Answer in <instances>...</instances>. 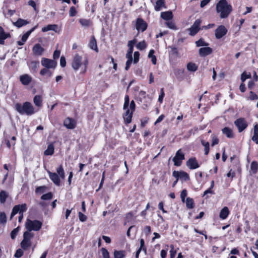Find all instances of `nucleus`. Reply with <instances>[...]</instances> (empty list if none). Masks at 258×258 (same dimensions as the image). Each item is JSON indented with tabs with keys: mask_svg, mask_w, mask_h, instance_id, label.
Listing matches in <instances>:
<instances>
[{
	"mask_svg": "<svg viewBox=\"0 0 258 258\" xmlns=\"http://www.w3.org/2000/svg\"><path fill=\"white\" fill-rule=\"evenodd\" d=\"M88 63V59L86 56H83L78 54H76L72 59V67L75 71L81 69V73L84 74L87 71Z\"/></svg>",
	"mask_w": 258,
	"mask_h": 258,
	"instance_id": "nucleus-1",
	"label": "nucleus"
},
{
	"mask_svg": "<svg viewBox=\"0 0 258 258\" xmlns=\"http://www.w3.org/2000/svg\"><path fill=\"white\" fill-rule=\"evenodd\" d=\"M232 11V7L226 0H220L216 5V11L221 19L226 18Z\"/></svg>",
	"mask_w": 258,
	"mask_h": 258,
	"instance_id": "nucleus-2",
	"label": "nucleus"
},
{
	"mask_svg": "<svg viewBox=\"0 0 258 258\" xmlns=\"http://www.w3.org/2000/svg\"><path fill=\"white\" fill-rule=\"evenodd\" d=\"M56 172H51L47 171L49 177L53 183L57 185H60V178L63 179L65 178V173L62 165H60L56 169Z\"/></svg>",
	"mask_w": 258,
	"mask_h": 258,
	"instance_id": "nucleus-3",
	"label": "nucleus"
},
{
	"mask_svg": "<svg viewBox=\"0 0 258 258\" xmlns=\"http://www.w3.org/2000/svg\"><path fill=\"white\" fill-rule=\"evenodd\" d=\"M16 110L21 114L31 115L35 113L34 108L32 104L29 102H25L23 105L17 103L15 105Z\"/></svg>",
	"mask_w": 258,
	"mask_h": 258,
	"instance_id": "nucleus-4",
	"label": "nucleus"
},
{
	"mask_svg": "<svg viewBox=\"0 0 258 258\" xmlns=\"http://www.w3.org/2000/svg\"><path fill=\"white\" fill-rule=\"evenodd\" d=\"M42 225V223L38 220H27L25 223V226L27 230L31 232L32 231H39Z\"/></svg>",
	"mask_w": 258,
	"mask_h": 258,
	"instance_id": "nucleus-5",
	"label": "nucleus"
},
{
	"mask_svg": "<svg viewBox=\"0 0 258 258\" xmlns=\"http://www.w3.org/2000/svg\"><path fill=\"white\" fill-rule=\"evenodd\" d=\"M34 234L29 231H25L23 234V239L21 242L22 248L25 250L27 249L31 245V240L34 237Z\"/></svg>",
	"mask_w": 258,
	"mask_h": 258,
	"instance_id": "nucleus-6",
	"label": "nucleus"
},
{
	"mask_svg": "<svg viewBox=\"0 0 258 258\" xmlns=\"http://www.w3.org/2000/svg\"><path fill=\"white\" fill-rule=\"evenodd\" d=\"M184 159V154L182 152L181 149L178 150L172 160L174 164L176 166H180L181 165L182 161Z\"/></svg>",
	"mask_w": 258,
	"mask_h": 258,
	"instance_id": "nucleus-7",
	"label": "nucleus"
},
{
	"mask_svg": "<svg viewBox=\"0 0 258 258\" xmlns=\"http://www.w3.org/2000/svg\"><path fill=\"white\" fill-rule=\"evenodd\" d=\"M41 63L44 68L50 69H55L57 65V62L55 60L44 57L42 58Z\"/></svg>",
	"mask_w": 258,
	"mask_h": 258,
	"instance_id": "nucleus-8",
	"label": "nucleus"
},
{
	"mask_svg": "<svg viewBox=\"0 0 258 258\" xmlns=\"http://www.w3.org/2000/svg\"><path fill=\"white\" fill-rule=\"evenodd\" d=\"M234 124L237 127L239 133L243 131L247 126L248 124L244 118H239L234 121Z\"/></svg>",
	"mask_w": 258,
	"mask_h": 258,
	"instance_id": "nucleus-9",
	"label": "nucleus"
},
{
	"mask_svg": "<svg viewBox=\"0 0 258 258\" xmlns=\"http://www.w3.org/2000/svg\"><path fill=\"white\" fill-rule=\"evenodd\" d=\"M201 22L202 21L200 19H197L195 21L194 24L189 29L190 35L194 36L199 31Z\"/></svg>",
	"mask_w": 258,
	"mask_h": 258,
	"instance_id": "nucleus-10",
	"label": "nucleus"
},
{
	"mask_svg": "<svg viewBox=\"0 0 258 258\" xmlns=\"http://www.w3.org/2000/svg\"><path fill=\"white\" fill-rule=\"evenodd\" d=\"M227 30L223 25H220L215 30V37L217 39H220L226 34Z\"/></svg>",
	"mask_w": 258,
	"mask_h": 258,
	"instance_id": "nucleus-11",
	"label": "nucleus"
},
{
	"mask_svg": "<svg viewBox=\"0 0 258 258\" xmlns=\"http://www.w3.org/2000/svg\"><path fill=\"white\" fill-rule=\"evenodd\" d=\"M186 165L191 170L197 169L200 167L198 161L195 157L189 158L186 162Z\"/></svg>",
	"mask_w": 258,
	"mask_h": 258,
	"instance_id": "nucleus-12",
	"label": "nucleus"
},
{
	"mask_svg": "<svg viewBox=\"0 0 258 258\" xmlns=\"http://www.w3.org/2000/svg\"><path fill=\"white\" fill-rule=\"evenodd\" d=\"M147 27V23L141 18H138L136 22V29L138 31L143 32Z\"/></svg>",
	"mask_w": 258,
	"mask_h": 258,
	"instance_id": "nucleus-13",
	"label": "nucleus"
},
{
	"mask_svg": "<svg viewBox=\"0 0 258 258\" xmlns=\"http://www.w3.org/2000/svg\"><path fill=\"white\" fill-rule=\"evenodd\" d=\"M33 53L35 55L40 56L42 55L44 49L39 43H37L33 47L32 49Z\"/></svg>",
	"mask_w": 258,
	"mask_h": 258,
	"instance_id": "nucleus-14",
	"label": "nucleus"
},
{
	"mask_svg": "<svg viewBox=\"0 0 258 258\" xmlns=\"http://www.w3.org/2000/svg\"><path fill=\"white\" fill-rule=\"evenodd\" d=\"M20 80L24 85H28L32 81V78L28 74H24L20 77Z\"/></svg>",
	"mask_w": 258,
	"mask_h": 258,
	"instance_id": "nucleus-15",
	"label": "nucleus"
},
{
	"mask_svg": "<svg viewBox=\"0 0 258 258\" xmlns=\"http://www.w3.org/2000/svg\"><path fill=\"white\" fill-rule=\"evenodd\" d=\"M212 52V49L209 47H202L199 49V55L204 57L211 54Z\"/></svg>",
	"mask_w": 258,
	"mask_h": 258,
	"instance_id": "nucleus-16",
	"label": "nucleus"
},
{
	"mask_svg": "<svg viewBox=\"0 0 258 258\" xmlns=\"http://www.w3.org/2000/svg\"><path fill=\"white\" fill-rule=\"evenodd\" d=\"M64 125L69 129H74L76 127L75 121L70 118H66L63 122Z\"/></svg>",
	"mask_w": 258,
	"mask_h": 258,
	"instance_id": "nucleus-17",
	"label": "nucleus"
},
{
	"mask_svg": "<svg viewBox=\"0 0 258 258\" xmlns=\"http://www.w3.org/2000/svg\"><path fill=\"white\" fill-rule=\"evenodd\" d=\"M222 133L228 138H233L234 137L233 130L228 127H225L223 128L222 130Z\"/></svg>",
	"mask_w": 258,
	"mask_h": 258,
	"instance_id": "nucleus-18",
	"label": "nucleus"
},
{
	"mask_svg": "<svg viewBox=\"0 0 258 258\" xmlns=\"http://www.w3.org/2000/svg\"><path fill=\"white\" fill-rule=\"evenodd\" d=\"M166 8L164 0H158L154 6V9L156 11H160L162 8Z\"/></svg>",
	"mask_w": 258,
	"mask_h": 258,
	"instance_id": "nucleus-19",
	"label": "nucleus"
},
{
	"mask_svg": "<svg viewBox=\"0 0 258 258\" xmlns=\"http://www.w3.org/2000/svg\"><path fill=\"white\" fill-rule=\"evenodd\" d=\"M161 17L165 20L169 21L172 19L173 16L172 12L166 11L161 13Z\"/></svg>",
	"mask_w": 258,
	"mask_h": 258,
	"instance_id": "nucleus-20",
	"label": "nucleus"
},
{
	"mask_svg": "<svg viewBox=\"0 0 258 258\" xmlns=\"http://www.w3.org/2000/svg\"><path fill=\"white\" fill-rule=\"evenodd\" d=\"M29 23V22L28 21L19 18L16 22H14L13 24L18 28H21Z\"/></svg>",
	"mask_w": 258,
	"mask_h": 258,
	"instance_id": "nucleus-21",
	"label": "nucleus"
},
{
	"mask_svg": "<svg viewBox=\"0 0 258 258\" xmlns=\"http://www.w3.org/2000/svg\"><path fill=\"white\" fill-rule=\"evenodd\" d=\"M57 25L55 24H50L48 25L45 27H44L42 29V31L43 32H46L50 30H52L55 32H57Z\"/></svg>",
	"mask_w": 258,
	"mask_h": 258,
	"instance_id": "nucleus-22",
	"label": "nucleus"
},
{
	"mask_svg": "<svg viewBox=\"0 0 258 258\" xmlns=\"http://www.w3.org/2000/svg\"><path fill=\"white\" fill-rule=\"evenodd\" d=\"M251 140L255 144H258V124H256L253 127V135Z\"/></svg>",
	"mask_w": 258,
	"mask_h": 258,
	"instance_id": "nucleus-23",
	"label": "nucleus"
},
{
	"mask_svg": "<svg viewBox=\"0 0 258 258\" xmlns=\"http://www.w3.org/2000/svg\"><path fill=\"white\" fill-rule=\"evenodd\" d=\"M89 47L92 49L95 50L96 52H98V48L97 46L96 40L94 37V36H92L90 41L89 44Z\"/></svg>",
	"mask_w": 258,
	"mask_h": 258,
	"instance_id": "nucleus-24",
	"label": "nucleus"
},
{
	"mask_svg": "<svg viewBox=\"0 0 258 258\" xmlns=\"http://www.w3.org/2000/svg\"><path fill=\"white\" fill-rule=\"evenodd\" d=\"M38 25L35 26L33 27L32 29H31L30 30L27 31L26 33H25L22 36V40L23 42H26L28 38L30 36V35L37 28Z\"/></svg>",
	"mask_w": 258,
	"mask_h": 258,
	"instance_id": "nucleus-25",
	"label": "nucleus"
},
{
	"mask_svg": "<svg viewBox=\"0 0 258 258\" xmlns=\"http://www.w3.org/2000/svg\"><path fill=\"white\" fill-rule=\"evenodd\" d=\"M28 66L30 69L33 70L34 72H36L38 68L39 67V62L38 61H32L29 64Z\"/></svg>",
	"mask_w": 258,
	"mask_h": 258,
	"instance_id": "nucleus-26",
	"label": "nucleus"
},
{
	"mask_svg": "<svg viewBox=\"0 0 258 258\" xmlns=\"http://www.w3.org/2000/svg\"><path fill=\"white\" fill-rule=\"evenodd\" d=\"M33 102L35 105L40 107L42 106V98L40 95H35L33 98Z\"/></svg>",
	"mask_w": 258,
	"mask_h": 258,
	"instance_id": "nucleus-27",
	"label": "nucleus"
},
{
	"mask_svg": "<svg viewBox=\"0 0 258 258\" xmlns=\"http://www.w3.org/2000/svg\"><path fill=\"white\" fill-rule=\"evenodd\" d=\"M114 258H124L125 251L123 250H114Z\"/></svg>",
	"mask_w": 258,
	"mask_h": 258,
	"instance_id": "nucleus-28",
	"label": "nucleus"
},
{
	"mask_svg": "<svg viewBox=\"0 0 258 258\" xmlns=\"http://www.w3.org/2000/svg\"><path fill=\"white\" fill-rule=\"evenodd\" d=\"M50 69L44 68L40 71V74L41 76H47L48 77H50L52 73Z\"/></svg>",
	"mask_w": 258,
	"mask_h": 258,
	"instance_id": "nucleus-29",
	"label": "nucleus"
},
{
	"mask_svg": "<svg viewBox=\"0 0 258 258\" xmlns=\"http://www.w3.org/2000/svg\"><path fill=\"white\" fill-rule=\"evenodd\" d=\"M79 21L80 24L83 27H88L90 26L92 23L91 21L89 19H80Z\"/></svg>",
	"mask_w": 258,
	"mask_h": 258,
	"instance_id": "nucleus-30",
	"label": "nucleus"
},
{
	"mask_svg": "<svg viewBox=\"0 0 258 258\" xmlns=\"http://www.w3.org/2000/svg\"><path fill=\"white\" fill-rule=\"evenodd\" d=\"M198 66L192 62H190L187 64V69L190 72H196L198 69Z\"/></svg>",
	"mask_w": 258,
	"mask_h": 258,
	"instance_id": "nucleus-31",
	"label": "nucleus"
},
{
	"mask_svg": "<svg viewBox=\"0 0 258 258\" xmlns=\"http://www.w3.org/2000/svg\"><path fill=\"white\" fill-rule=\"evenodd\" d=\"M8 197V194L4 190L0 192V202L2 204L5 203L7 198Z\"/></svg>",
	"mask_w": 258,
	"mask_h": 258,
	"instance_id": "nucleus-32",
	"label": "nucleus"
},
{
	"mask_svg": "<svg viewBox=\"0 0 258 258\" xmlns=\"http://www.w3.org/2000/svg\"><path fill=\"white\" fill-rule=\"evenodd\" d=\"M54 153V146L50 144L47 146V149L44 151L45 155H52Z\"/></svg>",
	"mask_w": 258,
	"mask_h": 258,
	"instance_id": "nucleus-33",
	"label": "nucleus"
},
{
	"mask_svg": "<svg viewBox=\"0 0 258 258\" xmlns=\"http://www.w3.org/2000/svg\"><path fill=\"white\" fill-rule=\"evenodd\" d=\"M258 169V164L256 161H253L250 165V170L253 174L256 173Z\"/></svg>",
	"mask_w": 258,
	"mask_h": 258,
	"instance_id": "nucleus-34",
	"label": "nucleus"
},
{
	"mask_svg": "<svg viewBox=\"0 0 258 258\" xmlns=\"http://www.w3.org/2000/svg\"><path fill=\"white\" fill-rule=\"evenodd\" d=\"M179 178L181 180H184V181H187L189 180V175L184 171H180V174H179Z\"/></svg>",
	"mask_w": 258,
	"mask_h": 258,
	"instance_id": "nucleus-35",
	"label": "nucleus"
},
{
	"mask_svg": "<svg viewBox=\"0 0 258 258\" xmlns=\"http://www.w3.org/2000/svg\"><path fill=\"white\" fill-rule=\"evenodd\" d=\"M251 74L250 73H247L246 72H243L241 75V80L242 82L244 83V82L247 79L251 78Z\"/></svg>",
	"mask_w": 258,
	"mask_h": 258,
	"instance_id": "nucleus-36",
	"label": "nucleus"
},
{
	"mask_svg": "<svg viewBox=\"0 0 258 258\" xmlns=\"http://www.w3.org/2000/svg\"><path fill=\"white\" fill-rule=\"evenodd\" d=\"M201 144L205 147V154L208 155L209 152V143L208 142H206L204 140H202Z\"/></svg>",
	"mask_w": 258,
	"mask_h": 258,
	"instance_id": "nucleus-37",
	"label": "nucleus"
},
{
	"mask_svg": "<svg viewBox=\"0 0 258 258\" xmlns=\"http://www.w3.org/2000/svg\"><path fill=\"white\" fill-rule=\"evenodd\" d=\"M24 211H12V212L11 215V218H12L13 216L17 214L18 212H19L20 216L19 217V221L21 222L23 217V212Z\"/></svg>",
	"mask_w": 258,
	"mask_h": 258,
	"instance_id": "nucleus-38",
	"label": "nucleus"
},
{
	"mask_svg": "<svg viewBox=\"0 0 258 258\" xmlns=\"http://www.w3.org/2000/svg\"><path fill=\"white\" fill-rule=\"evenodd\" d=\"M185 203L187 208L191 209L194 207V201L192 199L187 198L186 200Z\"/></svg>",
	"mask_w": 258,
	"mask_h": 258,
	"instance_id": "nucleus-39",
	"label": "nucleus"
},
{
	"mask_svg": "<svg viewBox=\"0 0 258 258\" xmlns=\"http://www.w3.org/2000/svg\"><path fill=\"white\" fill-rule=\"evenodd\" d=\"M136 47L138 49L142 50L146 48L147 44L145 41H142L139 42Z\"/></svg>",
	"mask_w": 258,
	"mask_h": 258,
	"instance_id": "nucleus-40",
	"label": "nucleus"
},
{
	"mask_svg": "<svg viewBox=\"0 0 258 258\" xmlns=\"http://www.w3.org/2000/svg\"><path fill=\"white\" fill-rule=\"evenodd\" d=\"M7 222L6 215L4 212L0 213V224H5Z\"/></svg>",
	"mask_w": 258,
	"mask_h": 258,
	"instance_id": "nucleus-41",
	"label": "nucleus"
},
{
	"mask_svg": "<svg viewBox=\"0 0 258 258\" xmlns=\"http://www.w3.org/2000/svg\"><path fill=\"white\" fill-rule=\"evenodd\" d=\"M133 113L131 112V114L124 115L123 118L126 123H130L132 121Z\"/></svg>",
	"mask_w": 258,
	"mask_h": 258,
	"instance_id": "nucleus-42",
	"label": "nucleus"
},
{
	"mask_svg": "<svg viewBox=\"0 0 258 258\" xmlns=\"http://www.w3.org/2000/svg\"><path fill=\"white\" fill-rule=\"evenodd\" d=\"M196 44L197 46H207L209 44L206 42H205L203 39H200L199 40L196 42Z\"/></svg>",
	"mask_w": 258,
	"mask_h": 258,
	"instance_id": "nucleus-43",
	"label": "nucleus"
},
{
	"mask_svg": "<svg viewBox=\"0 0 258 258\" xmlns=\"http://www.w3.org/2000/svg\"><path fill=\"white\" fill-rule=\"evenodd\" d=\"M27 208L26 204H23L15 206L12 210H26Z\"/></svg>",
	"mask_w": 258,
	"mask_h": 258,
	"instance_id": "nucleus-44",
	"label": "nucleus"
},
{
	"mask_svg": "<svg viewBox=\"0 0 258 258\" xmlns=\"http://www.w3.org/2000/svg\"><path fill=\"white\" fill-rule=\"evenodd\" d=\"M41 199L43 200H51L52 198V194L51 192H49L46 194L43 195L41 196Z\"/></svg>",
	"mask_w": 258,
	"mask_h": 258,
	"instance_id": "nucleus-45",
	"label": "nucleus"
},
{
	"mask_svg": "<svg viewBox=\"0 0 258 258\" xmlns=\"http://www.w3.org/2000/svg\"><path fill=\"white\" fill-rule=\"evenodd\" d=\"M20 227L18 226L12 230L11 233V237L12 239H14L16 238L18 232L19 231Z\"/></svg>",
	"mask_w": 258,
	"mask_h": 258,
	"instance_id": "nucleus-46",
	"label": "nucleus"
},
{
	"mask_svg": "<svg viewBox=\"0 0 258 258\" xmlns=\"http://www.w3.org/2000/svg\"><path fill=\"white\" fill-rule=\"evenodd\" d=\"M103 258H110L108 250L105 248L101 249Z\"/></svg>",
	"mask_w": 258,
	"mask_h": 258,
	"instance_id": "nucleus-47",
	"label": "nucleus"
},
{
	"mask_svg": "<svg viewBox=\"0 0 258 258\" xmlns=\"http://www.w3.org/2000/svg\"><path fill=\"white\" fill-rule=\"evenodd\" d=\"M46 189V186H38L36 189V192L37 194L43 193Z\"/></svg>",
	"mask_w": 258,
	"mask_h": 258,
	"instance_id": "nucleus-48",
	"label": "nucleus"
},
{
	"mask_svg": "<svg viewBox=\"0 0 258 258\" xmlns=\"http://www.w3.org/2000/svg\"><path fill=\"white\" fill-rule=\"evenodd\" d=\"M166 25L171 29H176V27L172 21H167L165 23Z\"/></svg>",
	"mask_w": 258,
	"mask_h": 258,
	"instance_id": "nucleus-49",
	"label": "nucleus"
},
{
	"mask_svg": "<svg viewBox=\"0 0 258 258\" xmlns=\"http://www.w3.org/2000/svg\"><path fill=\"white\" fill-rule=\"evenodd\" d=\"M229 214V211H221L220 214V217L222 219H225L227 218Z\"/></svg>",
	"mask_w": 258,
	"mask_h": 258,
	"instance_id": "nucleus-50",
	"label": "nucleus"
},
{
	"mask_svg": "<svg viewBox=\"0 0 258 258\" xmlns=\"http://www.w3.org/2000/svg\"><path fill=\"white\" fill-rule=\"evenodd\" d=\"M77 11L74 7H71L69 11V15L70 17H74L77 14Z\"/></svg>",
	"mask_w": 258,
	"mask_h": 258,
	"instance_id": "nucleus-51",
	"label": "nucleus"
},
{
	"mask_svg": "<svg viewBox=\"0 0 258 258\" xmlns=\"http://www.w3.org/2000/svg\"><path fill=\"white\" fill-rule=\"evenodd\" d=\"M204 215V213L203 212H201L198 216H193V213L191 212L189 213V217L195 219H198L202 218Z\"/></svg>",
	"mask_w": 258,
	"mask_h": 258,
	"instance_id": "nucleus-52",
	"label": "nucleus"
},
{
	"mask_svg": "<svg viewBox=\"0 0 258 258\" xmlns=\"http://www.w3.org/2000/svg\"><path fill=\"white\" fill-rule=\"evenodd\" d=\"M23 254V251L22 249L19 248L16 250L14 256L17 258L21 257Z\"/></svg>",
	"mask_w": 258,
	"mask_h": 258,
	"instance_id": "nucleus-53",
	"label": "nucleus"
},
{
	"mask_svg": "<svg viewBox=\"0 0 258 258\" xmlns=\"http://www.w3.org/2000/svg\"><path fill=\"white\" fill-rule=\"evenodd\" d=\"M140 53L138 51H135L134 54V63H137L139 60Z\"/></svg>",
	"mask_w": 258,
	"mask_h": 258,
	"instance_id": "nucleus-54",
	"label": "nucleus"
},
{
	"mask_svg": "<svg viewBox=\"0 0 258 258\" xmlns=\"http://www.w3.org/2000/svg\"><path fill=\"white\" fill-rule=\"evenodd\" d=\"M10 37V34L9 33H6L4 32L2 34H0V39H2L5 41V40L8 38Z\"/></svg>",
	"mask_w": 258,
	"mask_h": 258,
	"instance_id": "nucleus-55",
	"label": "nucleus"
},
{
	"mask_svg": "<svg viewBox=\"0 0 258 258\" xmlns=\"http://www.w3.org/2000/svg\"><path fill=\"white\" fill-rule=\"evenodd\" d=\"M170 248H171V249H170V258H174V257L175 256V254L176 253V251L174 249V246H173V245H170Z\"/></svg>",
	"mask_w": 258,
	"mask_h": 258,
	"instance_id": "nucleus-56",
	"label": "nucleus"
},
{
	"mask_svg": "<svg viewBox=\"0 0 258 258\" xmlns=\"http://www.w3.org/2000/svg\"><path fill=\"white\" fill-rule=\"evenodd\" d=\"M249 99L251 100H256L258 99L257 95L253 92L252 91H250L249 93Z\"/></svg>",
	"mask_w": 258,
	"mask_h": 258,
	"instance_id": "nucleus-57",
	"label": "nucleus"
},
{
	"mask_svg": "<svg viewBox=\"0 0 258 258\" xmlns=\"http://www.w3.org/2000/svg\"><path fill=\"white\" fill-rule=\"evenodd\" d=\"M139 249H143L145 253L146 252V248L145 246V241L143 239H140V247Z\"/></svg>",
	"mask_w": 258,
	"mask_h": 258,
	"instance_id": "nucleus-58",
	"label": "nucleus"
},
{
	"mask_svg": "<svg viewBox=\"0 0 258 258\" xmlns=\"http://www.w3.org/2000/svg\"><path fill=\"white\" fill-rule=\"evenodd\" d=\"M164 96H165V94L164 92V90H163V88H162L161 89V94L159 95V98H158V101L160 103H161L163 102V98H164Z\"/></svg>",
	"mask_w": 258,
	"mask_h": 258,
	"instance_id": "nucleus-59",
	"label": "nucleus"
},
{
	"mask_svg": "<svg viewBox=\"0 0 258 258\" xmlns=\"http://www.w3.org/2000/svg\"><path fill=\"white\" fill-rule=\"evenodd\" d=\"M79 219L82 222H84L87 219V216L85 215H84L82 213H81V212H80L79 213Z\"/></svg>",
	"mask_w": 258,
	"mask_h": 258,
	"instance_id": "nucleus-60",
	"label": "nucleus"
},
{
	"mask_svg": "<svg viewBox=\"0 0 258 258\" xmlns=\"http://www.w3.org/2000/svg\"><path fill=\"white\" fill-rule=\"evenodd\" d=\"M60 65L61 67L63 68L66 66V58L64 56H61L60 59Z\"/></svg>",
	"mask_w": 258,
	"mask_h": 258,
	"instance_id": "nucleus-61",
	"label": "nucleus"
},
{
	"mask_svg": "<svg viewBox=\"0 0 258 258\" xmlns=\"http://www.w3.org/2000/svg\"><path fill=\"white\" fill-rule=\"evenodd\" d=\"M187 195V191L185 189L183 190L180 194V197L182 202H184V200Z\"/></svg>",
	"mask_w": 258,
	"mask_h": 258,
	"instance_id": "nucleus-62",
	"label": "nucleus"
},
{
	"mask_svg": "<svg viewBox=\"0 0 258 258\" xmlns=\"http://www.w3.org/2000/svg\"><path fill=\"white\" fill-rule=\"evenodd\" d=\"M136 104L134 100H132L130 104V108L131 109V112H134L135 110Z\"/></svg>",
	"mask_w": 258,
	"mask_h": 258,
	"instance_id": "nucleus-63",
	"label": "nucleus"
},
{
	"mask_svg": "<svg viewBox=\"0 0 258 258\" xmlns=\"http://www.w3.org/2000/svg\"><path fill=\"white\" fill-rule=\"evenodd\" d=\"M60 51L59 50H56L54 51L53 55L54 59L58 58L59 57Z\"/></svg>",
	"mask_w": 258,
	"mask_h": 258,
	"instance_id": "nucleus-64",
	"label": "nucleus"
}]
</instances>
